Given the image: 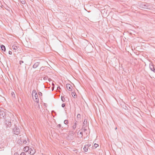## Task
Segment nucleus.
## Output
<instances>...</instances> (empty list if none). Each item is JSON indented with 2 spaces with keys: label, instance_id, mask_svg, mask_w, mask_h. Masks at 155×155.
<instances>
[{
  "label": "nucleus",
  "instance_id": "1",
  "mask_svg": "<svg viewBox=\"0 0 155 155\" xmlns=\"http://www.w3.org/2000/svg\"><path fill=\"white\" fill-rule=\"evenodd\" d=\"M138 6L142 8L151 9L153 8L152 5L149 3H142L138 4Z\"/></svg>",
  "mask_w": 155,
  "mask_h": 155
},
{
  "label": "nucleus",
  "instance_id": "2",
  "mask_svg": "<svg viewBox=\"0 0 155 155\" xmlns=\"http://www.w3.org/2000/svg\"><path fill=\"white\" fill-rule=\"evenodd\" d=\"M32 96L34 101L37 103V104H38V105H39V104L38 103L39 99L38 98V97L35 90H33L32 91Z\"/></svg>",
  "mask_w": 155,
  "mask_h": 155
},
{
  "label": "nucleus",
  "instance_id": "3",
  "mask_svg": "<svg viewBox=\"0 0 155 155\" xmlns=\"http://www.w3.org/2000/svg\"><path fill=\"white\" fill-rule=\"evenodd\" d=\"M12 133L13 134L18 135L20 133V129L18 126L15 124L14 127L12 128Z\"/></svg>",
  "mask_w": 155,
  "mask_h": 155
},
{
  "label": "nucleus",
  "instance_id": "4",
  "mask_svg": "<svg viewBox=\"0 0 155 155\" xmlns=\"http://www.w3.org/2000/svg\"><path fill=\"white\" fill-rule=\"evenodd\" d=\"M5 122L7 128L10 127L12 125L11 118L9 117L7 119H6Z\"/></svg>",
  "mask_w": 155,
  "mask_h": 155
},
{
  "label": "nucleus",
  "instance_id": "5",
  "mask_svg": "<svg viewBox=\"0 0 155 155\" xmlns=\"http://www.w3.org/2000/svg\"><path fill=\"white\" fill-rule=\"evenodd\" d=\"M6 115L5 111L3 110L0 111V118L4 119H6Z\"/></svg>",
  "mask_w": 155,
  "mask_h": 155
},
{
  "label": "nucleus",
  "instance_id": "6",
  "mask_svg": "<svg viewBox=\"0 0 155 155\" xmlns=\"http://www.w3.org/2000/svg\"><path fill=\"white\" fill-rule=\"evenodd\" d=\"M36 152V150L33 147H30L28 152V153L31 155H33Z\"/></svg>",
  "mask_w": 155,
  "mask_h": 155
},
{
  "label": "nucleus",
  "instance_id": "7",
  "mask_svg": "<svg viewBox=\"0 0 155 155\" xmlns=\"http://www.w3.org/2000/svg\"><path fill=\"white\" fill-rule=\"evenodd\" d=\"M20 142H21V143L22 142L24 144H26L27 142L25 140L23 139L21 137H20V139L18 141V142L19 143H20Z\"/></svg>",
  "mask_w": 155,
  "mask_h": 155
},
{
  "label": "nucleus",
  "instance_id": "8",
  "mask_svg": "<svg viewBox=\"0 0 155 155\" xmlns=\"http://www.w3.org/2000/svg\"><path fill=\"white\" fill-rule=\"evenodd\" d=\"M66 87L67 88L69 91H71L72 89V87L71 84H66Z\"/></svg>",
  "mask_w": 155,
  "mask_h": 155
},
{
  "label": "nucleus",
  "instance_id": "9",
  "mask_svg": "<svg viewBox=\"0 0 155 155\" xmlns=\"http://www.w3.org/2000/svg\"><path fill=\"white\" fill-rule=\"evenodd\" d=\"M87 124V120L86 119H84V122H83V127L85 128L86 127Z\"/></svg>",
  "mask_w": 155,
  "mask_h": 155
},
{
  "label": "nucleus",
  "instance_id": "10",
  "mask_svg": "<svg viewBox=\"0 0 155 155\" xmlns=\"http://www.w3.org/2000/svg\"><path fill=\"white\" fill-rule=\"evenodd\" d=\"M40 62H37L35 63V64L33 65V68H36L39 65V64Z\"/></svg>",
  "mask_w": 155,
  "mask_h": 155
},
{
  "label": "nucleus",
  "instance_id": "11",
  "mask_svg": "<svg viewBox=\"0 0 155 155\" xmlns=\"http://www.w3.org/2000/svg\"><path fill=\"white\" fill-rule=\"evenodd\" d=\"M30 148L28 146H26V147H25L24 149V150L25 152H28H28H29V150L30 149Z\"/></svg>",
  "mask_w": 155,
  "mask_h": 155
},
{
  "label": "nucleus",
  "instance_id": "12",
  "mask_svg": "<svg viewBox=\"0 0 155 155\" xmlns=\"http://www.w3.org/2000/svg\"><path fill=\"white\" fill-rule=\"evenodd\" d=\"M1 48L2 50V51H5V50H6L5 47L4 45H1Z\"/></svg>",
  "mask_w": 155,
  "mask_h": 155
},
{
  "label": "nucleus",
  "instance_id": "13",
  "mask_svg": "<svg viewBox=\"0 0 155 155\" xmlns=\"http://www.w3.org/2000/svg\"><path fill=\"white\" fill-rule=\"evenodd\" d=\"M150 68L151 71L155 73V69L153 65H151L150 66Z\"/></svg>",
  "mask_w": 155,
  "mask_h": 155
},
{
  "label": "nucleus",
  "instance_id": "14",
  "mask_svg": "<svg viewBox=\"0 0 155 155\" xmlns=\"http://www.w3.org/2000/svg\"><path fill=\"white\" fill-rule=\"evenodd\" d=\"M71 95L74 98H76L77 97V95L76 94L75 92H72L71 93Z\"/></svg>",
  "mask_w": 155,
  "mask_h": 155
},
{
  "label": "nucleus",
  "instance_id": "15",
  "mask_svg": "<svg viewBox=\"0 0 155 155\" xmlns=\"http://www.w3.org/2000/svg\"><path fill=\"white\" fill-rule=\"evenodd\" d=\"M77 121L75 122L74 123V125H73V127H73V129L74 130H75V129L76 128V127H77Z\"/></svg>",
  "mask_w": 155,
  "mask_h": 155
},
{
  "label": "nucleus",
  "instance_id": "16",
  "mask_svg": "<svg viewBox=\"0 0 155 155\" xmlns=\"http://www.w3.org/2000/svg\"><path fill=\"white\" fill-rule=\"evenodd\" d=\"M81 118V116L80 114H78L77 116V119L78 120H79Z\"/></svg>",
  "mask_w": 155,
  "mask_h": 155
},
{
  "label": "nucleus",
  "instance_id": "17",
  "mask_svg": "<svg viewBox=\"0 0 155 155\" xmlns=\"http://www.w3.org/2000/svg\"><path fill=\"white\" fill-rule=\"evenodd\" d=\"M12 48L14 50H16L18 49V47L15 45H14L12 46Z\"/></svg>",
  "mask_w": 155,
  "mask_h": 155
},
{
  "label": "nucleus",
  "instance_id": "18",
  "mask_svg": "<svg viewBox=\"0 0 155 155\" xmlns=\"http://www.w3.org/2000/svg\"><path fill=\"white\" fill-rule=\"evenodd\" d=\"M21 3L23 4H25L26 2L25 0H20Z\"/></svg>",
  "mask_w": 155,
  "mask_h": 155
},
{
  "label": "nucleus",
  "instance_id": "19",
  "mask_svg": "<svg viewBox=\"0 0 155 155\" xmlns=\"http://www.w3.org/2000/svg\"><path fill=\"white\" fill-rule=\"evenodd\" d=\"M88 147L87 148L86 147V146H85L84 147L83 149H84V151L85 152H87V150H88Z\"/></svg>",
  "mask_w": 155,
  "mask_h": 155
},
{
  "label": "nucleus",
  "instance_id": "20",
  "mask_svg": "<svg viewBox=\"0 0 155 155\" xmlns=\"http://www.w3.org/2000/svg\"><path fill=\"white\" fill-rule=\"evenodd\" d=\"M61 100L63 101H65V99L64 96H61Z\"/></svg>",
  "mask_w": 155,
  "mask_h": 155
},
{
  "label": "nucleus",
  "instance_id": "21",
  "mask_svg": "<svg viewBox=\"0 0 155 155\" xmlns=\"http://www.w3.org/2000/svg\"><path fill=\"white\" fill-rule=\"evenodd\" d=\"M64 123L65 124H67L68 123V120H65L64 121Z\"/></svg>",
  "mask_w": 155,
  "mask_h": 155
},
{
  "label": "nucleus",
  "instance_id": "22",
  "mask_svg": "<svg viewBox=\"0 0 155 155\" xmlns=\"http://www.w3.org/2000/svg\"><path fill=\"white\" fill-rule=\"evenodd\" d=\"M48 79V78L47 76H46L43 78V79L45 81H46Z\"/></svg>",
  "mask_w": 155,
  "mask_h": 155
},
{
  "label": "nucleus",
  "instance_id": "23",
  "mask_svg": "<svg viewBox=\"0 0 155 155\" xmlns=\"http://www.w3.org/2000/svg\"><path fill=\"white\" fill-rule=\"evenodd\" d=\"M11 95L12 97H15V94L14 92H12L11 93Z\"/></svg>",
  "mask_w": 155,
  "mask_h": 155
},
{
  "label": "nucleus",
  "instance_id": "24",
  "mask_svg": "<svg viewBox=\"0 0 155 155\" xmlns=\"http://www.w3.org/2000/svg\"><path fill=\"white\" fill-rule=\"evenodd\" d=\"M94 146L96 148L98 146V145L97 143H94Z\"/></svg>",
  "mask_w": 155,
  "mask_h": 155
},
{
  "label": "nucleus",
  "instance_id": "25",
  "mask_svg": "<svg viewBox=\"0 0 155 155\" xmlns=\"http://www.w3.org/2000/svg\"><path fill=\"white\" fill-rule=\"evenodd\" d=\"M61 127V124H59L57 126V127L59 128H60Z\"/></svg>",
  "mask_w": 155,
  "mask_h": 155
},
{
  "label": "nucleus",
  "instance_id": "26",
  "mask_svg": "<svg viewBox=\"0 0 155 155\" xmlns=\"http://www.w3.org/2000/svg\"><path fill=\"white\" fill-rule=\"evenodd\" d=\"M38 95H39L40 96H42V93H41V92H38Z\"/></svg>",
  "mask_w": 155,
  "mask_h": 155
},
{
  "label": "nucleus",
  "instance_id": "27",
  "mask_svg": "<svg viewBox=\"0 0 155 155\" xmlns=\"http://www.w3.org/2000/svg\"><path fill=\"white\" fill-rule=\"evenodd\" d=\"M24 63V62L23 61H19V64L20 65H21L23 63Z\"/></svg>",
  "mask_w": 155,
  "mask_h": 155
},
{
  "label": "nucleus",
  "instance_id": "28",
  "mask_svg": "<svg viewBox=\"0 0 155 155\" xmlns=\"http://www.w3.org/2000/svg\"><path fill=\"white\" fill-rule=\"evenodd\" d=\"M20 155H26V154L24 152H22L21 153Z\"/></svg>",
  "mask_w": 155,
  "mask_h": 155
},
{
  "label": "nucleus",
  "instance_id": "29",
  "mask_svg": "<svg viewBox=\"0 0 155 155\" xmlns=\"http://www.w3.org/2000/svg\"><path fill=\"white\" fill-rule=\"evenodd\" d=\"M44 68H45L44 67H41L40 68V71L41 70L42 71L44 70Z\"/></svg>",
  "mask_w": 155,
  "mask_h": 155
},
{
  "label": "nucleus",
  "instance_id": "30",
  "mask_svg": "<svg viewBox=\"0 0 155 155\" xmlns=\"http://www.w3.org/2000/svg\"><path fill=\"white\" fill-rule=\"evenodd\" d=\"M65 106V104H63L62 105H61V106L62 107H64Z\"/></svg>",
  "mask_w": 155,
  "mask_h": 155
},
{
  "label": "nucleus",
  "instance_id": "31",
  "mask_svg": "<svg viewBox=\"0 0 155 155\" xmlns=\"http://www.w3.org/2000/svg\"><path fill=\"white\" fill-rule=\"evenodd\" d=\"M12 52L11 51H9V52H8V54H12Z\"/></svg>",
  "mask_w": 155,
  "mask_h": 155
},
{
  "label": "nucleus",
  "instance_id": "32",
  "mask_svg": "<svg viewBox=\"0 0 155 155\" xmlns=\"http://www.w3.org/2000/svg\"><path fill=\"white\" fill-rule=\"evenodd\" d=\"M59 89H61V87L59 86L58 87H57V90H58Z\"/></svg>",
  "mask_w": 155,
  "mask_h": 155
},
{
  "label": "nucleus",
  "instance_id": "33",
  "mask_svg": "<svg viewBox=\"0 0 155 155\" xmlns=\"http://www.w3.org/2000/svg\"><path fill=\"white\" fill-rule=\"evenodd\" d=\"M14 155H18V154L17 153H15Z\"/></svg>",
  "mask_w": 155,
  "mask_h": 155
},
{
  "label": "nucleus",
  "instance_id": "34",
  "mask_svg": "<svg viewBox=\"0 0 155 155\" xmlns=\"http://www.w3.org/2000/svg\"><path fill=\"white\" fill-rule=\"evenodd\" d=\"M54 87H52V91L54 90Z\"/></svg>",
  "mask_w": 155,
  "mask_h": 155
},
{
  "label": "nucleus",
  "instance_id": "35",
  "mask_svg": "<svg viewBox=\"0 0 155 155\" xmlns=\"http://www.w3.org/2000/svg\"><path fill=\"white\" fill-rule=\"evenodd\" d=\"M52 85L53 86V87H54V84L53 83H52Z\"/></svg>",
  "mask_w": 155,
  "mask_h": 155
},
{
  "label": "nucleus",
  "instance_id": "36",
  "mask_svg": "<svg viewBox=\"0 0 155 155\" xmlns=\"http://www.w3.org/2000/svg\"><path fill=\"white\" fill-rule=\"evenodd\" d=\"M48 79L49 81H50L51 80L50 78H49V79L48 78Z\"/></svg>",
  "mask_w": 155,
  "mask_h": 155
},
{
  "label": "nucleus",
  "instance_id": "37",
  "mask_svg": "<svg viewBox=\"0 0 155 155\" xmlns=\"http://www.w3.org/2000/svg\"><path fill=\"white\" fill-rule=\"evenodd\" d=\"M80 134H82V132H80Z\"/></svg>",
  "mask_w": 155,
  "mask_h": 155
},
{
  "label": "nucleus",
  "instance_id": "38",
  "mask_svg": "<svg viewBox=\"0 0 155 155\" xmlns=\"http://www.w3.org/2000/svg\"><path fill=\"white\" fill-rule=\"evenodd\" d=\"M117 129V127H116L115 128V130H116Z\"/></svg>",
  "mask_w": 155,
  "mask_h": 155
},
{
  "label": "nucleus",
  "instance_id": "39",
  "mask_svg": "<svg viewBox=\"0 0 155 155\" xmlns=\"http://www.w3.org/2000/svg\"><path fill=\"white\" fill-rule=\"evenodd\" d=\"M84 130H86V129H84Z\"/></svg>",
  "mask_w": 155,
  "mask_h": 155
},
{
  "label": "nucleus",
  "instance_id": "40",
  "mask_svg": "<svg viewBox=\"0 0 155 155\" xmlns=\"http://www.w3.org/2000/svg\"><path fill=\"white\" fill-rule=\"evenodd\" d=\"M89 145L88 144V146H89Z\"/></svg>",
  "mask_w": 155,
  "mask_h": 155
},
{
  "label": "nucleus",
  "instance_id": "41",
  "mask_svg": "<svg viewBox=\"0 0 155 155\" xmlns=\"http://www.w3.org/2000/svg\"><path fill=\"white\" fill-rule=\"evenodd\" d=\"M89 145L88 144V146H89Z\"/></svg>",
  "mask_w": 155,
  "mask_h": 155
}]
</instances>
